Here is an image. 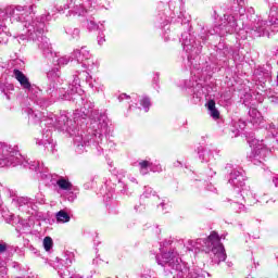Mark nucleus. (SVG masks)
I'll return each instance as SVG.
<instances>
[{
  "label": "nucleus",
  "instance_id": "45",
  "mask_svg": "<svg viewBox=\"0 0 278 278\" xmlns=\"http://www.w3.org/2000/svg\"><path fill=\"white\" fill-rule=\"evenodd\" d=\"M130 181H132V184H138V181L134 177L130 178Z\"/></svg>",
  "mask_w": 278,
  "mask_h": 278
},
{
  "label": "nucleus",
  "instance_id": "31",
  "mask_svg": "<svg viewBox=\"0 0 278 278\" xmlns=\"http://www.w3.org/2000/svg\"><path fill=\"white\" fill-rule=\"evenodd\" d=\"M71 62V58L68 56H61L56 60L59 66H66Z\"/></svg>",
  "mask_w": 278,
  "mask_h": 278
},
{
  "label": "nucleus",
  "instance_id": "26",
  "mask_svg": "<svg viewBox=\"0 0 278 278\" xmlns=\"http://www.w3.org/2000/svg\"><path fill=\"white\" fill-rule=\"evenodd\" d=\"M94 5H99L100 8H103L104 10H110V1L108 0H88Z\"/></svg>",
  "mask_w": 278,
  "mask_h": 278
},
{
  "label": "nucleus",
  "instance_id": "35",
  "mask_svg": "<svg viewBox=\"0 0 278 278\" xmlns=\"http://www.w3.org/2000/svg\"><path fill=\"white\" fill-rule=\"evenodd\" d=\"M66 192H67V195H66L67 201L73 203V201L77 199V194H75L73 191H66Z\"/></svg>",
  "mask_w": 278,
  "mask_h": 278
},
{
  "label": "nucleus",
  "instance_id": "29",
  "mask_svg": "<svg viewBox=\"0 0 278 278\" xmlns=\"http://www.w3.org/2000/svg\"><path fill=\"white\" fill-rule=\"evenodd\" d=\"M2 218H4L7 223H12V220H14V214L10 213L9 211H3Z\"/></svg>",
  "mask_w": 278,
  "mask_h": 278
},
{
  "label": "nucleus",
  "instance_id": "28",
  "mask_svg": "<svg viewBox=\"0 0 278 278\" xmlns=\"http://www.w3.org/2000/svg\"><path fill=\"white\" fill-rule=\"evenodd\" d=\"M140 105L143 108L144 112H149V108H151V100L148 97H143L140 99Z\"/></svg>",
  "mask_w": 278,
  "mask_h": 278
},
{
  "label": "nucleus",
  "instance_id": "39",
  "mask_svg": "<svg viewBox=\"0 0 278 278\" xmlns=\"http://www.w3.org/2000/svg\"><path fill=\"white\" fill-rule=\"evenodd\" d=\"M8 251V243L0 241V255L1 253H5Z\"/></svg>",
  "mask_w": 278,
  "mask_h": 278
},
{
  "label": "nucleus",
  "instance_id": "51",
  "mask_svg": "<svg viewBox=\"0 0 278 278\" xmlns=\"http://www.w3.org/2000/svg\"><path fill=\"white\" fill-rule=\"evenodd\" d=\"M37 199L39 200V203H42V201H43L42 199H39V198H37Z\"/></svg>",
  "mask_w": 278,
  "mask_h": 278
},
{
  "label": "nucleus",
  "instance_id": "1",
  "mask_svg": "<svg viewBox=\"0 0 278 278\" xmlns=\"http://www.w3.org/2000/svg\"><path fill=\"white\" fill-rule=\"evenodd\" d=\"M34 5H17L8 7L0 14H7L12 23H23L24 33L20 36L21 40L29 38L30 40H37V45L46 55L51 53V43L49 38L42 36L45 31V21H39L38 17L34 20Z\"/></svg>",
  "mask_w": 278,
  "mask_h": 278
},
{
  "label": "nucleus",
  "instance_id": "18",
  "mask_svg": "<svg viewBox=\"0 0 278 278\" xmlns=\"http://www.w3.org/2000/svg\"><path fill=\"white\" fill-rule=\"evenodd\" d=\"M81 92V86L79 85V77L75 76L73 84L70 86L68 94H79Z\"/></svg>",
  "mask_w": 278,
  "mask_h": 278
},
{
  "label": "nucleus",
  "instance_id": "21",
  "mask_svg": "<svg viewBox=\"0 0 278 278\" xmlns=\"http://www.w3.org/2000/svg\"><path fill=\"white\" fill-rule=\"evenodd\" d=\"M83 77H85V80L87 84H89L90 88H96V90H105V87L103 85H99L98 87L92 84V76L88 72H83Z\"/></svg>",
  "mask_w": 278,
  "mask_h": 278
},
{
  "label": "nucleus",
  "instance_id": "5",
  "mask_svg": "<svg viewBox=\"0 0 278 278\" xmlns=\"http://www.w3.org/2000/svg\"><path fill=\"white\" fill-rule=\"evenodd\" d=\"M204 247L206 248V253H208L214 264H220V262H225L227 260L225 247L220 243V237H218V233L212 232L204 241Z\"/></svg>",
  "mask_w": 278,
  "mask_h": 278
},
{
  "label": "nucleus",
  "instance_id": "38",
  "mask_svg": "<svg viewBox=\"0 0 278 278\" xmlns=\"http://www.w3.org/2000/svg\"><path fill=\"white\" fill-rule=\"evenodd\" d=\"M70 36H72V38H79V29L78 28H74L73 30L68 31Z\"/></svg>",
  "mask_w": 278,
  "mask_h": 278
},
{
  "label": "nucleus",
  "instance_id": "15",
  "mask_svg": "<svg viewBox=\"0 0 278 278\" xmlns=\"http://www.w3.org/2000/svg\"><path fill=\"white\" fill-rule=\"evenodd\" d=\"M206 108L208 110V114L210 116H212V118H219L220 117V112H218V109H216V102L214 100H210L206 103Z\"/></svg>",
  "mask_w": 278,
  "mask_h": 278
},
{
  "label": "nucleus",
  "instance_id": "7",
  "mask_svg": "<svg viewBox=\"0 0 278 278\" xmlns=\"http://www.w3.org/2000/svg\"><path fill=\"white\" fill-rule=\"evenodd\" d=\"M78 121L79 117L77 116V113H75L74 122L73 119L68 118V115L61 114L56 119L54 127L60 131H65L66 134H70V136H75V123H77Z\"/></svg>",
  "mask_w": 278,
  "mask_h": 278
},
{
  "label": "nucleus",
  "instance_id": "41",
  "mask_svg": "<svg viewBox=\"0 0 278 278\" xmlns=\"http://www.w3.org/2000/svg\"><path fill=\"white\" fill-rule=\"evenodd\" d=\"M70 255V260L66 258V264H73V257H75V255L73 253H68Z\"/></svg>",
  "mask_w": 278,
  "mask_h": 278
},
{
  "label": "nucleus",
  "instance_id": "10",
  "mask_svg": "<svg viewBox=\"0 0 278 278\" xmlns=\"http://www.w3.org/2000/svg\"><path fill=\"white\" fill-rule=\"evenodd\" d=\"M73 55L77 62H81L83 66L87 68V71L94 70V61L90 59V51L88 48L83 47L80 49H76L74 50Z\"/></svg>",
  "mask_w": 278,
  "mask_h": 278
},
{
  "label": "nucleus",
  "instance_id": "13",
  "mask_svg": "<svg viewBox=\"0 0 278 278\" xmlns=\"http://www.w3.org/2000/svg\"><path fill=\"white\" fill-rule=\"evenodd\" d=\"M13 76L18 81L20 86L24 88V90H31V83H29V78L21 72V70H14Z\"/></svg>",
  "mask_w": 278,
  "mask_h": 278
},
{
  "label": "nucleus",
  "instance_id": "14",
  "mask_svg": "<svg viewBox=\"0 0 278 278\" xmlns=\"http://www.w3.org/2000/svg\"><path fill=\"white\" fill-rule=\"evenodd\" d=\"M56 186L64 192H71L73 190V184H71L66 178H59L56 180Z\"/></svg>",
  "mask_w": 278,
  "mask_h": 278
},
{
  "label": "nucleus",
  "instance_id": "9",
  "mask_svg": "<svg viewBox=\"0 0 278 278\" xmlns=\"http://www.w3.org/2000/svg\"><path fill=\"white\" fill-rule=\"evenodd\" d=\"M242 29H245V31H250L251 34H253V36H256L257 38H260L261 36H270L266 28V22L260 20L258 17L254 18V22H252L251 24H242Z\"/></svg>",
  "mask_w": 278,
  "mask_h": 278
},
{
  "label": "nucleus",
  "instance_id": "40",
  "mask_svg": "<svg viewBox=\"0 0 278 278\" xmlns=\"http://www.w3.org/2000/svg\"><path fill=\"white\" fill-rule=\"evenodd\" d=\"M117 99L122 102L125 101V99H130V97L127 93H121Z\"/></svg>",
  "mask_w": 278,
  "mask_h": 278
},
{
  "label": "nucleus",
  "instance_id": "46",
  "mask_svg": "<svg viewBox=\"0 0 278 278\" xmlns=\"http://www.w3.org/2000/svg\"><path fill=\"white\" fill-rule=\"evenodd\" d=\"M9 90H14V86L8 85Z\"/></svg>",
  "mask_w": 278,
  "mask_h": 278
},
{
  "label": "nucleus",
  "instance_id": "32",
  "mask_svg": "<svg viewBox=\"0 0 278 278\" xmlns=\"http://www.w3.org/2000/svg\"><path fill=\"white\" fill-rule=\"evenodd\" d=\"M59 77H60V72L58 70H52L48 72V79H52L53 81H55V79H58Z\"/></svg>",
  "mask_w": 278,
  "mask_h": 278
},
{
  "label": "nucleus",
  "instance_id": "6",
  "mask_svg": "<svg viewBox=\"0 0 278 278\" xmlns=\"http://www.w3.org/2000/svg\"><path fill=\"white\" fill-rule=\"evenodd\" d=\"M249 144L252 149V152L250 154V160L253 162V164H262V160L268 155V149L264 146V141H260L258 139H252L249 141Z\"/></svg>",
  "mask_w": 278,
  "mask_h": 278
},
{
  "label": "nucleus",
  "instance_id": "52",
  "mask_svg": "<svg viewBox=\"0 0 278 278\" xmlns=\"http://www.w3.org/2000/svg\"><path fill=\"white\" fill-rule=\"evenodd\" d=\"M84 116H88V113H84Z\"/></svg>",
  "mask_w": 278,
  "mask_h": 278
},
{
  "label": "nucleus",
  "instance_id": "22",
  "mask_svg": "<svg viewBox=\"0 0 278 278\" xmlns=\"http://www.w3.org/2000/svg\"><path fill=\"white\" fill-rule=\"evenodd\" d=\"M151 162L149 161H140L139 162V172L141 175H149V170H151Z\"/></svg>",
  "mask_w": 278,
  "mask_h": 278
},
{
  "label": "nucleus",
  "instance_id": "23",
  "mask_svg": "<svg viewBox=\"0 0 278 278\" xmlns=\"http://www.w3.org/2000/svg\"><path fill=\"white\" fill-rule=\"evenodd\" d=\"M200 160H202V162H213V160H214V151H212V150H204L200 154Z\"/></svg>",
  "mask_w": 278,
  "mask_h": 278
},
{
  "label": "nucleus",
  "instance_id": "42",
  "mask_svg": "<svg viewBox=\"0 0 278 278\" xmlns=\"http://www.w3.org/2000/svg\"><path fill=\"white\" fill-rule=\"evenodd\" d=\"M191 277H193V278L203 277V274H202V271L191 273Z\"/></svg>",
  "mask_w": 278,
  "mask_h": 278
},
{
  "label": "nucleus",
  "instance_id": "27",
  "mask_svg": "<svg viewBox=\"0 0 278 278\" xmlns=\"http://www.w3.org/2000/svg\"><path fill=\"white\" fill-rule=\"evenodd\" d=\"M42 244L45 251L49 252L53 249V239L51 237H45Z\"/></svg>",
  "mask_w": 278,
  "mask_h": 278
},
{
  "label": "nucleus",
  "instance_id": "19",
  "mask_svg": "<svg viewBox=\"0 0 278 278\" xmlns=\"http://www.w3.org/2000/svg\"><path fill=\"white\" fill-rule=\"evenodd\" d=\"M14 164V155L12 154H2L0 157V168H3L4 166H10Z\"/></svg>",
  "mask_w": 278,
  "mask_h": 278
},
{
  "label": "nucleus",
  "instance_id": "25",
  "mask_svg": "<svg viewBox=\"0 0 278 278\" xmlns=\"http://www.w3.org/2000/svg\"><path fill=\"white\" fill-rule=\"evenodd\" d=\"M142 199H157L160 200V197L155 195V191L151 187H146L143 194L141 195Z\"/></svg>",
  "mask_w": 278,
  "mask_h": 278
},
{
  "label": "nucleus",
  "instance_id": "12",
  "mask_svg": "<svg viewBox=\"0 0 278 278\" xmlns=\"http://www.w3.org/2000/svg\"><path fill=\"white\" fill-rule=\"evenodd\" d=\"M51 136V130H46V132L42 134L41 139H37V144H42L47 151H50V153H54L55 143L53 142Z\"/></svg>",
  "mask_w": 278,
  "mask_h": 278
},
{
  "label": "nucleus",
  "instance_id": "47",
  "mask_svg": "<svg viewBox=\"0 0 278 278\" xmlns=\"http://www.w3.org/2000/svg\"><path fill=\"white\" fill-rule=\"evenodd\" d=\"M2 92H4V94H8V91H5V88L2 87Z\"/></svg>",
  "mask_w": 278,
  "mask_h": 278
},
{
  "label": "nucleus",
  "instance_id": "30",
  "mask_svg": "<svg viewBox=\"0 0 278 278\" xmlns=\"http://www.w3.org/2000/svg\"><path fill=\"white\" fill-rule=\"evenodd\" d=\"M236 3L239 5L240 16H244V12H247V9L244 8V0H236Z\"/></svg>",
  "mask_w": 278,
  "mask_h": 278
},
{
  "label": "nucleus",
  "instance_id": "3",
  "mask_svg": "<svg viewBox=\"0 0 278 278\" xmlns=\"http://www.w3.org/2000/svg\"><path fill=\"white\" fill-rule=\"evenodd\" d=\"M229 184L232 188H240L241 197L244 199V202L248 206L255 205L257 203V198L251 191V187L245 186L244 181H247V177L244 176L243 170L233 169L230 173Z\"/></svg>",
  "mask_w": 278,
  "mask_h": 278
},
{
  "label": "nucleus",
  "instance_id": "37",
  "mask_svg": "<svg viewBox=\"0 0 278 278\" xmlns=\"http://www.w3.org/2000/svg\"><path fill=\"white\" fill-rule=\"evenodd\" d=\"M0 42L7 45L8 42V33H0Z\"/></svg>",
  "mask_w": 278,
  "mask_h": 278
},
{
  "label": "nucleus",
  "instance_id": "8",
  "mask_svg": "<svg viewBox=\"0 0 278 278\" xmlns=\"http://www.w3.org/2000/svg\"><path fill=\"white\" fill-rule=\"evenodd\" d=\"M242 29L236 20V16L228 15L226 22L222 26L215 27L214 33L218 36H227V34H238Z\"/></svg>",
  "mask_w": 278,
  "mask_h": 278
},
{
  "label": "nucleus",
  "instance_id": "20",
  "mask_svg": "<svg viewBox=\"0 0 278 278\" xmlns=\"http://www.w3.org/2000/svg\"><path fill=\"white\" fill-rule=\"evenodd\" d=\"M270 16L271 18L275 20H270V29L271 31H278V12L275 10V8H273L270 10Z\"/></svg>",
  "mask_w": 278,
  "mask_h": 278
},
{
  "label": "nucleus",
  "instance_id": "11",
  "mask_svg": "<svg viewBox=\"0 0 278 278\" xmlns=\"http://www.w3.org/2000/svg\"><path fill=\"white\" fill-rule=\"evenodd\" d=\"M68 1H70V4L67 8L71 14H73L74 16H81L84 15V13L90 10V5L84 7V3H81V0H68Z\"/></svg>",
  "mask_w": 278,
  "mask_h": 278
},
{
  "label": "nucleus",
  "instance_id": "49",
  "mask_svg": "<svg viewBox=\"0 0 278 278\" xmlns=\"http://www.w3.org/2000/svg\"><path fill=\"white\" fill-rule=\"evenodd\" d=\"M240 129H244V123H242V126H240Z\"/></svg>",
  "mask_w": 278,
  "mask_h": 278
},
{
  "label": "nucleus",
  "instance_id": "2",
  "mask_svg": "<svg viewBox=\"0 0 278 278\" xmlns=\"http://www.w3.org/2000/svg\"><path fill=\"white\" fill-rule=\"evenodd\" d=\"M108 117L105 115H100L98 117H94L93 122L91 123V127L93 129V139L87 140L84 139L81 136H75L74 138V144L76 147L77 153H84V148L88 147L91 142H99V139L103 134L108 131Z\"/></svg>",
  "mask_w": 278,
  "mask_h": 278
},
{
  "label": "nucleus",
  "instance_id": "4",
  "mask_svg": "<svg viewBox=\"0 0 278 278\" xmlns=\"http://www.w3.org/2000/svg\"><path fill=\"white\" fill-rule=\"evenodd\" d=\"M156 262L160 264V266H168V268H172V270L176 273L174 278H184L188 273L186 264L175 251L163 253L161 258L156 257Z\"/></svg>",
  "mask_w": 278,
  "mask_h": 278
},
{
  "label": "nucleus",
  "instance_id": "16",
  "mask_svg": "<svg viewBox=\"0 0 278 278\" xmlns=\"http://www.w3.org/2000/svg\"><path fill=\"white\" fill-rule=\"evenodd\" d=\"M249 114L251 116V123H254L256 125H260L262 121H264V117H262V113L257 111V109H250Z\"/></svg>",
  "mask_w": 278,
  "mask_h": 278
},
{
  "label": "nucleus",
  "instance_id": "24",
  "mask_svg": "<svg viewBox=\"0 0 278 278\" xmlns=\"http://www.w3.org/2000/svg\"><path fill=\"white\" fill-rule=\"evenodd\" d=\"M232 210H235V212H237L238 214H247V212H249V207L239 202L232 203Z\"/></svg>",
  "mask_w": 278,
  "mask_h": 278
},
{
  "label": "nucleus",
  "instance_id": "44",
  "mask_svg": "<svg viewBox=\"0 0 278 278\" xmlns=\"http://www.w3.org/2000/svg\"><path fill=\"white\" fill-rule=\"evenodd\" d=\"M248 14H255V9L249 8L248 9Z\"/></svg>",
  "mask_w": 278,
  "mask_h": 278
},
{
  "label": "nucleus",
  "instance_id": "48",
  "mask_svg": "<svg viewBox=\"0 0 278 278\" xmlns=\"http://www.w3.org/2000/svg\"><path fill=\"white\" fill-rule=\"evenodd\" d=\"M164 205H165L164 203H161L160 207H162V210H164Z\"/></svg>",
  "mask_w": 278,
  "mask_h": 278
},
{
  "label": "nucleus",
  "instance_id": "34",
  "mask_svg": "<svg viewBox=\"0 0 278 278\" xmlns=\"http://www.w3.org/2000/svg\"><path fill=\"white\" fill-rule=\"evenodd\" d=\"M150 170H152V173H162V165L159 163H151Z\"/></svg>",
  "mask_w": 278,
  "mask_h": 278
},
{
  "label": "nucleus",
  "instance_id": "33",
  "mask_svg": "<svg viewBox=\"0 0 278 278\" xmlns=\"http://www.w3.org/2000/svg\"><path fill=\"white\" fill-rule=\"evenodd\" d=\"M28 118L29 121H33V123H38L40 121V116H38V113H34V111H28Z\"/></svg>",
  "mask_w": 278,
  "mask_h": 278
},
{
  "label": "nucleus",
  "instance_id": "43",
  "mask_svg": "<svg viewBox=\"0 0 278 278\" xmlns=\"http://www.w3.org/2000/svg\"><path fill=\"white\" fill-rule=\"evenodd\" d=\"M103 42H105V37L103 36L98 37V45H103Z\"/></svg>",
  "mask_w": 278,
  "mask_h": 278
},
{
  "label": "nucleus",
  "instance_id": "50",
  "mask_svg": "<svg viewBox=\"0 0 278 278\" xmlns=\"http://www.w3.org/2000/svg\"><path fill=\"white\" fill-rule=\"evenodd\" d=\"M64 99H71V97L70 96H64Z\"/></svg>",
  "mask_w": 278,
  "mask_h": 278
},
{
  "label": "nucleus",
  "instance_id": "17",
  "mask_svg": "<svg viewBox=\"0 0 278 278\" xmlns=\"http://www.w3.org/2000/svg\"><path fill=\"white\" fill-rule=\"evenodd\" d=\"M55 218L56 223H60L61 225H64V223H71V215H68L64 210L59 211Z\"/></svg>",
  "mask_w": 278,
  "mask_h": 278
},
{
  "label": "nucleus",
  "instance_id": "36",
  "mask_svg": "<svg viewBox=\"0 0 278 278\" xmlns=\"http://www.w3.org/2000/svg\"><path fill=\"white\" fill-rule=\"evenodd\" d=\"M17 203H18L20 207H22V205H29V199L28 198H20V199H17Z\"/></svg>",
  "mask_w": 278,
  "mask_h": 278
}]
</instances>
